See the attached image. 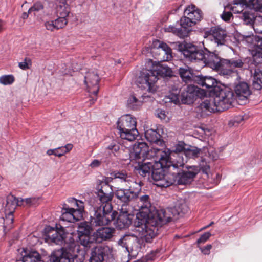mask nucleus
Segmentation results:
<instances>
[{
	"label": "nucleus",
	"instance_id": "f257e3e1",
	"mask_svg": "<svg viewBox=\"0 0 262 262\" xmlns=\"http://www.w3.org/2000/svg\"><path fill=\"white\" fill-rule=\"evenodd\" d=\"M135 200L137 203L136 209L139 212L137 213L132 232L125 234L118 241V245L124 248L128 253L137 252L141 242H151L156 235L155 228L168 223L171 218L169 210H154L148 195L139 196L137 193Z\"/></svg>",
	"mask_w": 262,
	"mask_h": 262
},
{
	"label": "nucleus",
	"instance_id": "f03ea898",
	"mask_svg": "<svg viewBox=\"0 0 262 262\" xmlns=\"http://www.w3.org/2000/svg\"><path fill=\"white\" fill-rule=\"evenodd\" d=\"M194 81L202 87L207 89H213L215 91L214 95L205 99L199 106V110L202 112L212 113L222 112L228 109L231 105L234 94L232 91L227 89H221L217 92L216 87L217 81L211 76H195Z\"/></svg>",
	"mask_w": 262,
	"mask_h": 262
},
{
	"label": "nucleus",
	"instance_id": "7ed1b4c3",
	"mask_svg": "<svg viewBox=\"0 0 262 262\" xmlns=\"http://www.w3.org/2000/svg\"><path fill=\"white\" fill-rule=\"evenodd\" d=\"M155 158V163L160 165L162 167H173L178 168L183 167L187 162V158L183 152H169L163 151L155 147L149 150V147L145 142H141L136 145L132 153V157L139 158L141 157Z\"/></svg>",
	"mask_w": 262,
	"mask_h": 262
},
{
	"label": "nucleus",
	"instance_id": "20e7f679",
	"mask_svg": "<svg viewBox=\"0 0 262 262\" xmlns=\"http://www.w3.org/2000/svg\"><path fill=\"white\" fill-rule=\"evenodd\" d=\"M45 239L49 243L63 245L65 251L59 256L52 254L51 258L53 261L74 262V258L77 257V254L81 251L79 245L70 236L67 241L65 235L61 231H58L53 227L48 226L45 229Z\"/></svg>",
	"mask_w": 262,
	"mask_h": 262
},
{
	"label": "nucleus",
	"instance_id": "39448f33",
	"mask_svg": "<svg viewBox=\"0 0 262 262\" xmlns=\"http://www.w3.org/2000/svg\"><path fill=\"white\" fill-rule=\"evenodd\" d=\"M204 51L199 50L192 44L187 43L182 51L184 56L191 61L200 62L202 66H208L210 68L220 70L224 64L223 60L214 52L209 51L204 47Z\"/></svg>",
	"mask_w": 262,
	"mask_h": 262
},
{
	"label": "nucleus",
	"instance_id": "423d86ee",
	"mask_svg": "<svg viewBox=\"0 0 262 262\" xmlns=\"http://www.w3.org/2000/svg\"><path fill=\"white\" fill-rule=\"evenodd\" d=\"M136 123V118L129 114L120 117L117 122V127L120 137L129 141L135 140L139 134Z\"/></svg>",
	"mask_w": 262,
	"mask_h": 262
},
{
	"label": "nucleus",
	"instance_id": "0eeeda50",
	"mask_svg": "<svg viewBox=\"0 0 262 262\" xmlns=\"http://www.w3.org/2000/svg\"><path fill=\"white\" fill-rule=\"evenodd\" d=\"M154 74V71L151 69L143 70L136 78L135 82L137 85L142 90L154 93L157 90L155 83L158 80V78Z\"/></svg>",
	"mask_w": 262,
	"mask_h": 262
},
{
	"label": "nucleus",
	"instance_id": "6e6552de",
	"mask_svg": "<svg viewBox=\"0 0 262 262\" xmlns=\"http://www.w3.org/2000/svg\"><path fill=\"white\" fill-rule=\"evenodd\" d=\"M112 211V207L109 205L103 208H95L94 215L90 217L91 224L95 226L107 225L114 219Z\"/></svg>",
	"mask_w": 262,
	"mask_h": 262
},
{
	"label": "nucleus",
	"instance_id": "1a4fd4ad",
	"mask_svg": "<svg viewBox=\"0 0 262 262\" xmlns=\"http://www.w3.org/2000/svg\"><path fill=\"white\" fill-rule=\"evenodd\" d=\"M185 16L180 19V26L190 30V27L194 25L202 18L201 11L193 5L188 6L184 10Z\"/></svg>",
	"mask_w": 262,
	"mask_h": 262
},
{
	"label": "nucleus",
	"instance_id": "9d476101",
	"mask_svg": "<svg viewBox=\"0 0 262 262\" xmlns=\"http://www.w3.org/2000/svg\"><path fill=\"white\" fill-rule=\"evenodd\" d=\"M154 169L151 173L152 178L155 184L160 187H167L176 183L174 175L171 174H164L162 167Z\"/></svg>",
	"mask_w": 262,
	"mask_h": 262
},
{
	"label": "nucleus",
	"instance_id": "9b49d317",
	"mask_svg": "<svg viewBox=\"0 0 262 262\" xmlns=\"http://www.w3.org/2000/svg\"><path fill=\"white\" fill-rule=\"evenodd\" d=\"M141 142H138L137 144L134 145L133 151L130 154V158H131V160H135L138 163V166L136 168V172L143 177H149L150 172H152L154 169V165L151 162L145 161V159L153 158L154 161L155 162V158L143 157L142 156H141L139 158H135V157H132L135 146Z\"/></svg>",
	"mask_w": 262,
	"mask_h": 262
},
{
	"label": "nucleus",
	"instance_id": "f8f14e48",
	"mask_svg": "<svg viewBox=\"0 0 262 262\" xmlns=\"http://www.w3.org/2000/svg\"><path fill=\"white\" fill-rule=\"evenodd\" d=\"M17 206H20V198L17 199L12 194L8 195L6 199L5 205L6 216L4 220V224H12L13 223V213Z\"/></svg>",
	"mask_w": 262,
	"mask_h": 262
},
{
	"label": "nucleus",
	"instance_id": "ddd939ff",
	"mask_svg": "<svg viewBox=\"0 0 262 262\" xmlns=\"http://www.w3.org/2000/svg\"><path fill=\"white\" fill-rule=\"evenodd\" d=\"M84 78V82L87 85L89 93L96 96L99 89V77L97 72L95 71H89L86 73Z\"/></svg>",
	"mask_w": 262,
	"mask_h": 262
},
{
	"label": "nucleus",
	"instance_id": "4468645a",
	"mask_svg": "<svg viewBox=\"0 0 262 262\" xmlns=\"http://www.w3.org/2000/svg\"><path fill=\"white\" fill-rule=\"evenodd\" d=\"M207 33H208V35L206 37V41L208 39L217 46L223 45L225 43L226 37V32L225 30L218 27H213L205 34Z\"/></svg>",
	"mask_w": 262,
	"mask_h": 262
},
{
	"label": "nucleus",
	"instance_id": "2eb2a0df",
	"mask_svg": "<svg viewBox=\"0 0 262 262\" xmlns=\"http://www.w3.org/2000/svg\"><path fill=\"white\" fill-rule=\"evenodd\" d=\"M83 211L76 210L75 208L69 207L65 204L62 209L61 220L73 223L80 220L82 217Z\"/></svg>",
	"mask_w": 262,
	"mask_h": 262
},
{
	"label": "nucleus",
	"instance_id": "dca6fc26",
	"mask_svg": "<svg viewBox=\"0 0 262 262\" xmlns=\"http://www.w3.org/2000/svg\"><path fill=\"white\" fill-rule=\"evenodd\" d=\"M206 154L201 157V160L199 163V166L203 172L207 174L210 170L209 162L210 161L215 160L218 158L216 152L212 148L206 149Z\"/></svg>",
	"mask_w": 262,
	"mask_h": 262
},
{
	"label": "nucleus",
	"instance_id": "f3484780",
	"mask_svg": "<svg viewBox=\"0 0 262 262\" xmlns=\"http://www.w3.org/2000/svg\"><path fill=\"white\" fill-rule=\"evenodd\" d=\"M191 170L179 173L177 177L174 176L176 182L179 184H187L191 183L196 174L201 170L199 166H193L190 167Z\"/></svg>",
	"mask_w": 262,
	"mask_h": 262
},
{
	"label": "nucleus",
	"instance_id": "a211bd4d",
	"mask_svg": "<svg viewBox=\"0 0 262 262\" xmlns=\"http://www.w3.org/2000/svg\"><path fill=\"white\" fill-rule=\"evenodd\" d=\"M112 192L113 189L110 185L106 183L102 186L101 188L98 191L97 195L101 204L98 207L103 208L106 205L112 207L110 202L113 196Z\"/></svg>",
	"mask_w": 262,
	"mask_h": 262
},
{
	"label": "nucleus",
	"instance_id": "6ab92c4d",
	"mask_svg": "<svg viewBox=\"0 0 262 262\" xmlns=\"http://www.w3.org/2000/svg\"><path fill=\"white\" fill-rule=\"evenodd\" d=\"M115 194L117 199L123 203V205L129 204L137 198V192L128 189H118Z\"/></svg>",
	"mask_w": 262,
	"mask_h": 262
},
{
	"label": "nucleus",
	"instance_id": "aec40b11",
	"mask_svg": "<svg viewBox=\"0 0 262 262\" xmlns=\"http://www.w3.org/2000/svg\"><path fill=\"white\" fill-rule=\"evenodd\" d=\"M237 98L239 100H247L251 94L248 84L244 81L239 82L234 89Z\"/></svg>",
	"mask_w": 262,
	"mask_h": 262
},
{
	"label": "nucleus",
	"instance_id": "412c9836",
	"mask_svg": "<svg viewBox=\"0 0 262 262\" xmlns=\"http://www.w3.org/2000/svg\"><path fill=\"white\" fill-rule=\"evenodd\" d=\"M114 232V230L113 228L108 227L99 228L93 234V239L96 243H101L103 241L111 238Z\"/></svg>",
	"mask_w": 262,
	"mask_h": 262
},
{
	"label": "nucleus",
	"instance_id": "4be33fe9",
	"mask_svg": "<svg viewBox=\"0 0 262 262\" xmlns=\"http://www.w3.org/2000/svg\"><path fill=\"white\" fill-rule=\"evenodd\" d=\"M180 91H182L180 95L182 102L184 104H189L193 101L194 96L196 95L198 88L195 86L189 85L186 89L184 88Z\"/></svg>",
	"mask_w": 262,
	"mask_h": 262
},
{
	"label": "nucleus",
	"instance_id": "5701e85b",
	"mask_svg": "<svg viewBox=\"0 0 262 262\" xmlns=\"http://www.w3.org/2000/svg\"><path fill=\"white\" fill-rule=\"evenodd\" d=\"M120 149V145L116 143L113 142L107 146L103 147L101 149L100 152L98 154L99 157H101V159L103 160L104 162L111 157L113 155H115Z\"/></svg>",
	"mask_w": 262,
	"mask_h": 262
},
{
	"label": "nucleus",
	"instance_id": "b1692460",
	"mask_svg": "<svg viewBox=\"0 0 262 262\" xmlns=\"http://www.w3.org/2000/svg\"><path fill=\"white\" fill-rule=\"evenodd\" d=\"M108 247L107 246H98L93 248L90 262H103L104 256Z\"/></svg>",
	"mask_w": 262,
	"mask_h": 262
},
{
	"label": "nucleus",
	"instance_id": "393cba45",
	"mask_svg": "<svg viewBox=\"0 0 262 262\" xmlns=\"http://www.w3.org/2000/svg\"><path fill=\"white\" fill-rule=\"evenodd\" d=\"M145 137L151 143L163 146L164 142L161 138L160 134L155 129H148L145 131Z\"/></svg>",
	"mask_w": 262,
	"mask_h": 262
},
{
	"label": "nucleus",
	"instance_id": "a878e982",
	"mask_svg": "<svg viewBox=\"0 0 262 262\" xmlns=\"http://www.w3.org/2000/svg\"><path fill=\"white\" fill-rule=\"evenodd\" d=\"M158 43V46L157 50H158L160 54L163 56V58H161V60L164 61L170 60L172 58L170 48L166 43L160 41H157L155 42V45Z\"/></svg>",
	"mask_w": 262,
	"mask_h": 262
},
{
	"label": "nucleus",
	"instance_id": "bb28decb",
	"mask_svg": "<svg viewBox=\"0 0 262 262\" xmlns=\"http://www.w3.org/2000/svg\"><path fill=\"white\" fill-rule=\"evenodd\" d=\"M130 216V215L126 212L120 213L116 221V227L120 229L127 228L132 223Z\"/></svg>",
	"mask_w": 262,
	"mask_h": 262
},
{
	"label": "nucleus",
	"instance_id": "cd10ccee",
	"mask_svg": "<svg viewBox=\"0 0 262 262\" xmlns=\"http://www.w3.org/2000/svg\"><path fill=\"white\" fill-rule=\"evenodd\" d=\"M151 70L154 71V75L159 79V76L162 77L170 76L172 74L171 69L164 64H157L153 66Z\"/></svg>",
	"mask_w": 262,
	"mask_h": 262
},
{
	"label": "nucleus",
	"instance_id": "c85d7f7f",
	"mask_svg": "<svg viewBox=\"0 0 262 262\" xmlns=\"http://www.w3.org/2000/svg\"><path fill=\"white\" fill-rule=\"evenodd\" d=\"M179 73L182 80L186 83L194 81L195 76H194L192 70L188 66L180 68Z\"/></svg>",
	"mask_w": 262,
	"mask_h": 262
},
{
	"label": "nucleus",
	"instance_id": "c756f323",
	"mask_svg": "<svg viewBox=\"0 0 262 262\" xmlns=\"http://www.w3.org/2000/svg\"><path fill=\"white\" fill-rule=\"evenodd\" d=\"M206 148L201 150L196 147L191 146L185 149L183 154L187 160L188 158L194 159L199 157H201L204 154H206Z\"/></svg>",
	"mask_w": 262,
	"mask_h": 262
},
{
	"label": "nucleus",
	"instance_id": "7c9ffc66",
	"mask_svg": "<svg viewBox=\"0 0 262 262\" xmlns=\"http://www.w3.org/2000/svg\"><path fill=\"white\" fill-rule=\"evenodd\" d=\"M257 17L255 16L252 12V10L249 8L246 9L239 16L245 24L252 26L253 28L255 19Z\"/></svg>",
	"mask_w": 262,
	"mask_h": 262
},
{
	"label": "nucleus",
	"instance_id": "2f4dec72",
	"mask_svg": "<svg viewBox=\"0 0 262 262\" xmlns=\"http://www.w3.org/2000/svg\"><path fill=\"white\" fill-rule=\"evenodd\" d=\"M111 174L114 177L115 181L120 182L122 186L125 187L131 178V176L124 171H115Z\"/></svg>",
	"mask_w": 262,
	"mask_h": 262
},
{
	"label": "nucleus",
	"instance_id": "473e14b6",
	"mask_svg": "<svg viewBox=\"0 0 262 262\" xmlns=\"http://www.w3.org/2000/svg\"><path fill=\"white\" fill-rule=\"evenodd\" d=\"M168 210H169V214L171 216V218L168 222H169L171 221L172 216L176 215L181 216L185 214L188 211V207L185 203H183L177 205L173 208L165 209L166 211Z\"/></svg>",
	"mask_w": 262,
	"mask_h": 262
},
{
	"label": "nucleus",
	"instance_id": "72a5a7b5",
	"mask_svg": "<svg viewBox=\"0 0 262 262\" xmlns=\"http://www.w3.org/2000/svg\"><path fill=\"white\" fill-rule=\"evenodd\" d=\"M23 252L24 254H22V262H38L40 260V254L35 251L28 252L23 249Z\"/></svg>",
	"mask_w": 262,
	"mask_h": 262
},
{
	"label": "nucleus",
	"instance_id": "f704fd0d",
	"mask_svg": "<svg viewBox=\"0 0 262 262\" xmlns=\"http://www.w3.org/2000/svg\"><path fill=\"white\" fill-rule=\"evenodd\" d=\"M250 7L248 4L244 3L240 0L238 1H234L232 5L227 6L225 9L229 8L234 13H242L246 9Z\"/></svg>",
	"mask_w": 262,
	"mask_h": 262
},
{
	"label": "nucleus",
	"instance_id": "c9c22d12",
	"mask_svg": "<svg viewBox=\"0 0 262 262\" xmlns=\"http://www.w3.org/2000/svg\"><path fill=\"white\" fill-rule=\"evenodd\" d=\"M56 12L59 16L64 17L68 16L70 12V8L66 0L59 1L57 4Z\"/></svg>",
	"mask_w": 262,
	"mask_h": 262
},
{
	"label": "nucleus",
	"instance_id": "e433bc0d",
	"mask_svg": "<svg viewBox=\"0 0 262 262\" xmlns=\"http://www.w3.org/2000/svg\"><path fill=\"white\" fill-rule=\"evenodd\" d=\"M245 40L249 44V49H262V37L249 35L246 36Z\"/></svg>",
	"mask_w": 262,
	"mask_h": 262
},
{
	"label": "nucleus",
	"instance_id": "4c0bfd02",
	"mask_svg": "<svg viewBox=\"0 0 262 262\" xmlns=\"http://www.w3.org/2000/svg\"><path fill=\"white\" fill-rule=\"evenodd\" d=\"M165 32H172L180 37H184L188 35V30L181 26L180 28H177L173 25L166 26L164 28Z\"/></svg>",
	"mask_w": 262,
	"mask_h": 262
},
{
	"label": "nucleus",
	"instance_id": "58836bf2",
	"mask_svg": "<svg viewBox=\"0 0 262 262\" xmlns=\"http://www.w3.org/2000/svg\"><path fill=\"white\" fill-rule=\"evenodd\" d=\"M252 85L257 90L262 88V71L258 68L254 70Z\"/></svg>",
	"mask_w": 262,
	"mask_h": 262
},
{
	"label": "nucleus",
	"instance_id": "ea45409f",
	"mask_svg": "<svg viewBox=\"0 0 262 262\" xmlns=\"http://www.w3.org/2000/svg\"><path fill=\"white\" fill-rule=\"evenodd\" d=\"M223 63L228 68L232 70L235 68H241L244 64L243 59L239 57L233 58L230 59H224Z\"/></svg>",
	"mask_w": 262,
	"mask_h": 262
},
{
	"label": "nucleus",
	"instance_id": "a19ab883",
	"mask_svg": "<svg viewBox=\"0 0 262 262\" xmlns=\"http://www.w3.org/2000/svg\"><path fill=\"white\" fill-rule=\"evenodd\" d=\"M145 97L143 95L142 98L138 99L134 95H131L127 100L128 107L133 110H137L142 105Z\"/></svg>",
	"mask_w": 262,
	"mask_h": 262
},
{
	"label": "nucleus",
	"instance_id": "79ce46f5",
	"mask_svg": "<svg viewBox=\"0 0 262 262\" xmlns=\"http://www.w3.org/2000/svg\"><path fill=\"white\" fill-rule=\"evenodd\" d=\"M79 243L85 248H90L92 246L94 240L93 239V235L90 236V235H82L78 236Z\"/></svg>",
	"mask_w": 262,
	"mask_h": 262
},
{
	"label": "nucleus",
	"instance_id": "37998d69",
	"mask_svg": "<svg viewBox=\"0 0 262 262\" xmlns=\"http://www.w3.org/2000/svg\"><path fill=\"white\" fill-rule=\"evenodd\" d=\"M91 227L86 222H82L78 226V236L82 235H90L91 233Z\"/></svg>",
	"mask_w": 262,
	"mask_h": 262
},
{
	"label": "nucleus",
	"instance_id": "c03bdc74",
	"mask_svg": "<svg viewBox=\"0 0 262 262\" xmlns=\"http://www.w3.org/2000/svg\"><path fill=\"white\" fill-rule=\"evenodd\" d=\"M130 191L136 192L137 193L141 188V182L135 181L132 177L127 185L125 186Z\"/></svg>",
	"mask_w": 262,
	"mask_h": 262
},
{
	"label": "nucleus",
	"instance_id": "a18cd8bd",
	"mask_svg": "<svg viewBox=\"0 0 262 262\" xmlns=\"http://www.w3.org/2000/svg\"><path fill=\"white\" fill-rule=\"evenodd\" d=\"M253 56V61L257 64L262 62V49H249Z\"/></svg>",
	"mask_w": 262,
	"mask_h": 262
},
{
	"label": "nucleus",
	"instance_id": "49530a36",
	"mask_svg": "<svg viewBox=\"0 0 262 262\" xmlns=\"http://www.w3.org/2000/svg\"><path fill=\"white\" fill-rule=\"evenodd\" d=\"M180 90L176 89L173 92L166 96V99H168L169 102H173L176 104H178L180 102Z\"/></svg>",
	"mask_w": 262,
	"mask_h": 262
},
{
	"label": "nucleus",
	"instance_id": "de8ad7c7",
	"mask_svg": "<svg viewBox=\"0 0 262 262\" xmlns=\"http://www.w3.org/2000/svg\"><path fill=\"white\" fill-rule=\"evenodd\" d=\"M68 202L71 204V206L76 207V208H75L76 210L84 211V206L82 201L74 198H71L68 200Z\"/></svg>",
	"mask_w": 262,
	"mask_h": 262
},
{
	"label": "nucleus",
	"instance_id": "09e8293b",
	"mask_svg": "<svg viewBox=\"0 0 262 262\" xmlns=\"http://www.w3.org/2000/svg\"><path fill=\"white\" fill-rule=\"evenodd\" d=\"M68 202L71 204V206L76 207V208H75L76 210L84 211V206L82 201L74 198H71L68 200Z\"/></svg>",
	"mask_w": 262,
	"mask_h": 262
},
{
	"label": "nucleus",
	"instance_id": "8fccbe9b",
	"mask_svg": "<svg viewBox=\"0 0 262 262\" xmlns=\"http://www.w3.org/2000/svg\"><path fill=\"white\" fill-rule=\"evenodd\" d=\"M38 199L36 198H29L26 199L20 198V206H36L38 204Z\"/></svg>",
	"mask_w": 262,
	"mask_h": 262
},
{
	"label": "nucleus",
	"instance_id": "3c124183",
	"mask_svg": "<svg viewBox=\"0 0 262 262\" xmlns=\"http://www.w3.org/2000/svg\"><path fill=\"white\" fill-rule=\"evenodd\" d=\"M14 81V77L12 75H5L0 77V83L3 85H10Z\"/></svg>",
	"mask_w": 262,
	"mask_h": 262
},
{
	"label": "nucleus",
	"instance_id": "603ef678",
	"mask_svg": "<svg viewBox=\"0 0 262 262\" xmlns=\"http://www.w3.org/2000/svg\"><path fill=\"white\" fill-rule=\"evenodd\" d=\"M67 17L59 16L55 20V24H56V29H60L64 28L68 23Z\"/></svg>",
	"mask_w": 262,
	"mask_h": 262
},
{
	"label": "nucleus",
	"instance_id": "864d4df0",
	"mask_svg": "<svg viewBox=\"0 0 262 262\" xmlns=\"http://www.w3.org/2000/svg\"><path fill=\"white\" fill-rule=\"evenodd\" d=\"M253 28L256 33L262 34V16L256 18Z\"/></svg>",
	"mask_w": 262,
	"mask_h": 262
},
{
	"label": "nucleus",
	"instance_id": "5fc2aeb1",
	"mask_svg": "<svg viewBox=\"0 0 262 262\" xmlns=\"http://www.w3.org/2000/svg\"><path fill=\"white\" fill-rule=\"evenodd\" d=\"M220 74L225 76L227 78L233 76H237V74L236 71L232 69L228 70L223 69L221 70Z\"/></svg>",
	"mask_w": 262,
	"mask_h": 262
},
{
	"label": "nucleus",
	"instance_id": "6e6d98bb",
	"mask_svg": "<svg viewBox=\"0 0 262 262\" xmlns=\"http://www.w3.org/2000/svg\"><path fill=\"white\" fill-rule=\"evenodd\" d=\"M60 148V147H59L54 149H48L47 151L46 154L48 156L54 155L58 157H61L63 156V154L61 153Z\"/></svg>",
	"mask_w": 262,
	"mask_h": 262
},
{
	"label": "nucleus",
	"instance_id": "4d7b16f0",
	"mask_svg": "<svg viewBox=\"0 0 262 262\" xmlns=\"http://www.w3.org/2000/svg\"><path fill=\"white\" fill-rule=\"evenodd\" d=\"M211 235V234L209 232H205L202 234L196 241L198 246L205 243L210 238Z\"/></svg>",
	"mask_w": 262,
	"mask_h": 262
},
{
	"label": "nucleus",
	"instance_id": "13d9d810",
	"mask_svg": "<svg viewBox=\"0 0 262 262\" xmlns=\"http://www.w3.org/2000/svg\"><path fill=\"white\" fill-rule=\"evenodd\" d=\"M43 8V6L40 2H37L35 3L28 10V13H30L32 12H38Z\"/></svg>",
	"mask_w": 262,
	"mask_h": 262
},
{
	"label": "nucleus",
	"instance_id": "bf43d9fd",
	"mask_svg": "<svg viewBox=\"0 0 262 262\" xmlns=\"http://www.w3.org/2000/svg\"><path fill=\"white\" fill-rule=\"evenodd\" d=\"M46 28L50 31H54L56 29V24H55V20H50L45 23Z\"/></svg>",
	"mask_w": 262,
	"mask_h": 262
},
{
	"label": "nucleus",
	"instance_id": "052dcab7",
	"mask_svg": "<svg viewBox=\"0 0 262 262\" xmlns=\"http://www.w3.org/2000/svg\"><path fill=\"white\" fill-rule=\"evenodd\" d=\"M200 251L205 255H209L210 253V250L212 246L211 244H208L206 246L202 247L200 246H198Z\"/></svg>",
	"mask_w": 262,
	"mask_h": 262
},
{
	"label": "nucleus",
	"instance_id": "680f3d73",
	"mask_svg": "<svg viewBox=\"0 0 262 262\" xmlns=\"http://www.w3.org/2000/svg\"><path fill=\"white\" fill-rule=\"evenodd\" d=\"M221 16L222 19L225 21H229L232 16V14L229 11H226L225 10Z\"/></svg>",
	"mask_w": 262,
	"mask_h": 262
},
{
	"label": "nucleus",
	"instance_id": "e2e57ef3",
	"mask_svg": "<svg viewBox=\"0 0 262 262\" xmlns=\"http://www.w3.org/2000/svg\"><path fill=\"white\" fill-rule=\"evenodd\" d=\"M102 162H104L103 161V160L100 159L99 160H98V159H94L90 163V164L89 165V166L91 168H97V167H99L101 165V164Z\"/></svg>",
	"mask_w": 262,
	"mask_h": 262
},
{
	"label": "nucleus",
	"instance_id": "0e129e2a",
	"mask_svg": "<svg viewBox=\"0 0 262 262\" xmlns=\"http://www.w3.org/2000/svg\"><path fill=\"white\" fill-rule=\"evenodd\" d=\"M253 9L257 12H262V0H257V3L253 4Z\"/></svg>",
	"mask_w": 262,
	"mask_h": 262
},
{
	"label": "nucleus",
	"instance_id": "69168bd1",
	"mask_svg": "<svg viewBox=\"0 0 262 262\" xmlns=\"http://www.w3.org/2000/svg\"><path fill=\"white\" fill-rule=\"evenodd\" d=\"M156 114L161 120H166V115L164 110L158 109L156 111Z\"/></svg>",
	"mask_w": 262,
	"mask_h": 262
},
{
	"label": "nucleus",
	"instance_id": "338daca9",
	"mask_svg": "<svg viewBox=\"0 0 262 262\" xmlns=\"http://www.w3.org/2000/svg\"><path fill=\"white\" fill-rule=\"evenodd\" d=\"M186 148H185L183 143H179L175 147V149L170 152H184V150Z\"/></svg>",
	"mask_w": 262,
	"mask_h": 262
},
{
	"label": "nucleus",
	"instance_id": "774afa93",
	"mask_svg": "<svg viewBox=\"0 0 262 262\" xmlns=\"http://www.w3.org/2000/svg\"><path fill=\"white\" fill-rule=\"evenodd\" d=\"M19 67L23 70H26L29 68L28 63L26 62V59L23 62L19 63Z\"/></svg>",
	"mask_w": 262,
	"mask_h": 262
}]
</instances>
